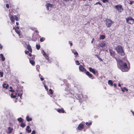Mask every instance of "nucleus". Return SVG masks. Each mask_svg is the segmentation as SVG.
Listing matches in <instances>:
<instances>
[{
    "mask_svg": "<svg viewBox=\"0 0 134 134\" xmlns=\"http://www.w3.org/2000/svg\"><path fill=\"white\" fill-rule=\"evenodd\" d=\"M118 68L123 72L127 71L129 68L127 67V64L121 59H119L117 61Z\"/></svg>",
    "mask_w": 134,
    "mask_h": 134,
    "instance_id": "nucleus-1",
    "label": "nucleus"
},
{
    "mask_svg": "<svg viewBox=\"0 0 134 134\" xmlns=\"http://www.w3.org/2000/svg\"><path fill=\"white\" fill-rule=\"evenodd\" d=\"M70 88L69 87V84H68L66 86V87L65 89V93L66 95H69V97H73V96H74V94H72L70 91Z\"/></svg>",
    "mask_w": 134,
    "mask_h": 134,
    "instance_id": "nucleus-2",
    "label": "nucleus"
},
{
    "mask_svg": "<svg viewBox=\"0 0 134 134\" xmlns=\"http://www.w3.org/2000/svg\"><path fill=\"white\" fill-rule=\"evenodd\" d=\"M115 49L118 53L120 55H125V53L121 46H118Z\"/></svg>",
    "mask_w": 134,
    "mask_h": 134,
    "instance_id": "nucleus-3",
    "label": "nucleus"
},
{
    "mask_svg": "<svg viewBox=\"0 0 134 134\" xmlns=\"http://www.w3.org/2000/svg\"><path fill=\"white\" fill-rule=\"evenodd\" d=\"M126 22L129 24H133L134 23V19L131 16H129L126 19Z\"/></svg>",
    "mask_w": 134,
    "mask_h": 134,
    "instance_id": "nucleus-4",
    "label": "nucleus"
},
{
    "mask_svg": "<svg viewBox=\"0 0 134 134\" xmlns=\"http://www.w3.org/2000/svg\"><path fill=\"white\" fill-rule=\"evenodd\" d=\"M105 21L106 22V25L108 27H110L112 24L114 23V22L108 19H107Z\"/></svg>",
    "mask_w": 134,
    "mask_h": 134,
    "instance_id": "nucleus-5",
    "label": "nucleus"
},
{
    "mask_svg": "<svg viewBox=\"0 0 134 134\" xmlns=\"http://www.w3.org/2000/svg\"><path fill=\"white\" fill-rule=\"evenodd\" d=\"M115 7L119 12H121L123 10V8H122V6L121 5L119 4L115 5Z\"/></svg>",
    "mask_w": 134,
    "mask_h": 134,
    "instance_id": "nucleus-6",
    "label": "nucleus"
},
{
    "mask_svg": "<svg viewBox=\"0 0 134 134\" xmlns=\"http://www.w3.org/2000/svg\"><path fill=\"white\" fill-rule=\"evenodd\" d=\"M42 52L43 54L45 57L46 59L48 61V63H51V61L49 60L48 57V56L47 55L46 53L43 50H42Z\"/></svg>",
    "mask_w": 134,
    "mask_h": 134,
    "instance_id": "nucleus-7",
    "label": "nucleus"
},
{
    "mask_svg": "<svg viewBox=\"0 0 134 134\" xmlns=\"http://www.w3.org/2000/svg\"><path fill=\"white\" fill-rule=\"evenodd\" d=\"M79 68L80 71L82 72H85L86 71V69L81 65L79 66Z\"/></svg>",
    "mask_w": 134,
    "mask_h": 134,
    "instance_id": "nucleus-8",
    "label": "nucleus"
},
{
    "mask_svg": "<svg viewBox=\"0 0 134 134\" xmlns=\"http://www.w3.org/2000/svg\"><path fill=\"white\" fill-rule=\"evenodd\" d=\"M84 128V125L82 124H80L78 125L77 129H78L79 130H81Z\"/></svg>",
    "mask_w": 134,
    "mask_h": 134,
    "instance_id": "nucleus-9",
    "label": "nucleus"
},
{
    "mask_svg": "<svg viewBox=\"0 0 134 134\" xmlns=\"http://www.w3.org/2000/svg\"><path fill=\"white\" fill-rule=\"evenodd\" d=\"M109 51L110 55L113 57H115V52L112 49H109Z\"/></svg>",
    "mask_w": 134,
    "mask_h": 134,
    "instance_id": "nucleus-10",
    "label": "nucleus"
},
{
    "mask_svg": "<svg viewBox=\"0 0 134 134\" xmlns=\"http://www.w3.org/2000/svg\"><path fill=\"white\" fill-rule=\"evenodd\" d=\"M89 70L90 71L92 72L93 74H95L96 73V69H93L92 68L90 67L89 68Z\"/></svg>",
    "mask_w": 134,
    "mask_h": 134,
    "instance_id": "nucleus-11",
    "label": "nucleus"
},
{
    "mask_svg": "<svg viewBox=\"0 0 134 134\" xmlns=\"http://www.w3.org/2000/svg\"><path fill=\"white\" fill-rule=\"evenodd\" d=\"M86 74L90 78H91L93 77L92 75L91 74H90L88 71H86Z\"/></svg>",
    "mask_w": 134,
    "mask_h": 134,
    "instance_id": "nucleus-12",
    "label": "nucleus"
},
{
    "mask_svg": "<svg viewBox=\"0 0 134 134\" xmlns=\"http://www.w3.org/2000/svg\"><path fill=\"white\" fill-rule=\"evenodd\" d=\"M10 19L11 21L14 23L15 20V15H12L11 16H10Z\"/></svg>",
    "mask_w": 134,
    "mask_h": 134,
    "instance_id": "nucleus-13",
    "label": "nucleus"
},
{
    "mask_svg": "<svg viewBox=\"0 0 134 134\" xmlns=\"http://www.w3.org/2000/svg\"><path fill=\"white\" fill-rule=\"evenodd\" d=\"M52 4L49 3H47L46 5L47 8L48 10H49V7H52Z\"/></svg>",
    "mask_w": 134,
    "mask_h": 134,
    "instance_id": "nucleus-14",
    "label": "nucleus"
},
{
    "mask_svg": "<svg viewBox=\"0 0 134 134\" xmlns=\"http://www.w3.org/2000/svg\"><path fill=\"white\" fill-rule=\"evenodd\" d=\"M99 45L100 46L103 48L105 46V44L103 42H102L100 43Z\"/></svg>",
    "mask_w": 134,
    "mask_h": 134,
    "instance_id": "nucleus-15",
    "label": "nucleus"
},
{
    "mask_svg": "<svg viewBox=\"0 0 134 134\" xmlns=\"http://www.w3.org/2000/svg\"><path fill=\"white\" fill-rule=\"evenodd\" d=\"M8 133L10 134L12 133V130H13V129L12 128H11L10 127H8Z\"/></svg>",
    "mask_w": 134,
    "mask_h": 134,
    "instance_id": "nucleus-16",
    "label": "nucleus"
},
{
    "mask_svg": "<svg viewBox=\"0 0 134 134\" xmlns=\"http://www.w3.org/2000/svg\"><path fill=\"white\" fill-rule=\"evenodd\" d=\"M57 111L60 113H64V110L62 108L61 109H58Z\"/></svg>",
    "mask_w": 134,
    "mask_h": 134,
    "instance_id": "nucleus-17",
    "label": "nucleus"
},
{
    "mask_svg": "<svg viewBox=\"0 0 134 134\" xmlns=\"http://www.w3.org/2000/svg\"><path fill=\"white\" fill-rule=\"evenodd\" d=\"M17 120L19 122H23V120L22 119V118H21L20 117L19 118H18L17 119Z\"/></svg>",
    "mask_w": 134,
    "mask_h": 134,
    "instance_id": "nucleus-18",
    "label": "nucleus"
},
{
    "mask_svg": "<svg viewBox=\"0 0 134 134\" xmlns=\"http://www.w3.org/2000/svg\"><path fill=\"white\" fill-rule=\"evenodd\" d=\"M0 56L2 58V61H4L5 60V57H4V55L2 54H0Z\"/></svg>",
    "mask_w": 134,
    "mask_h": 134,
    "instance_id": "nucleus-19",
    "label": "nucleus"
},
{
    "mask_svg": "<svg viewBox=\"0 0 134 134\" xmlns=\"http://www.w3.org/2000/svg\"><path fill=\"white\" fill-rule=\"evenodd\" d=\"M9 86V85L5 83H4L3 85V87L4 88H5L6 89Z\"/></svg>",
    "mask_w": 134,
    "mask_h": 134,
    "instance_id": "nucleus-20",
    "label": "nucleus"
},
{
    "mask_svg": "<svg viewBox=\"0 0 134 134\" xmlns=\"http://www.w3.org/2000/svg\"><path fill=\"white\" fill-rule=\"evenodd\" d=\"M48 94L51 95V94H53V92L52 90L51 89H50L48 91Z\"/></svg>",
    "mask_w": 134,
    "mask_h": 134,
    "instance_id": "nucleus-21",
    "label": "nucleus"
},
{
    "mask_svg": "<svg viewBox=\"0 0 134 134\" xmlns=\"http://www.w3.org/2000/svg\"><path fill=\"white\" fill-rule=\"evenodd\" d=\"M121 90L123 92H124L125 91H128V90L127 88H126L125 87H124L123 88H121Z\"/></svg>",
    "mask_w": 134,
    "mask_h": 134,
    "instance_id": "nucleus-22",
    "label": "nucleus"
},
{
    "mask_svg": "<svg viewBox=\"0 0 134 134\" xmlns=\"http://www.w3.org/2000/svg\"><path fill=\"white\" fill-rule=\"evenodd\" d=\"M26 119H27V121H31L32 120V119L31 118H29V116L27 115L26 117Z\"/></svg>",
    "mask_w": 134,
    "mask_h": 134,
    "instance_id": "nucleus-23",
    "label": "nucleus"
},
{
    "mask_svg": "<svg viewBox=\"0 0 134 134\" xmlns=\"http://www.w3.org/2000/svg\"><path fill=\"white\" fill-rule=\"evenodd\" d=\"M27 49L30 52H32V49L30 46L29 45L27 46Z\"/></svg>",
    "mask_w": 134,
    "mask_h": 134,
    "instance_id": "nucleus-24",
    "label": "nucleus"
},
{
    "mask_svg": "<svg viewBox=\"0 0 134 134\" xmlns=\"http://www.w3.org/2000/svg\"><path fill=\"white\" fill-rule=\"evenodd\" d=\"M16 91L17 93H18V96H20V97L21 98V97L22 96L23 93H21L20 94L19 93H18V90H16Z\"/></svg>",
    "mask_w": 134,
    "mask_h": 134,
    "instance_id": "nucleus-25",
    "label": "nucleus"
},
{
    "mask_svg": "<svg viewBox=\"0 0 134 134\" xmlns=\"http://www.w3.org/2000/svg\"><path fill=\"white\" fill-rule=\"evenodd\" d=\"M17 93H15V95H13V93H12L11 95V97L12 98H15L16 97V96H17Z\"/></svg>",
    "mask_w": 134,
    "mask_h": 134,
    "instance_id": "nucleus-26",
    "label": "nucleus"
},
{
    "mask_svg": "<svg viewBox=\"0 0 134 134\" xmlns=\"http://www.w3.org/2000/svg\"><path fill=\"white\" fill-rule=\"evenodd\" d=\"M105 37V36L104 35H102L100 36L99 38L100 40H103Z\"/></svg>",
    "mask_w": 134,
    "mask_h": 134,
    "instance_id": "nucleus-27",
    "label": "nucleus"
},
{
    "mask_svg": "<svg viewBox=\"0 0 134 134\" xmlns=\"http://www.w3.org/2000/svg\"><path fill=\"white\" fill-rule=\"evenodd\" d=\"M108 83L111 86H113V84L112 81L111 80H109L108 81Z\"/></svg>",
    "mask_w": 134,
    "mask_h": 134,
    "instance_id": "nucleus-28",
    "label": "nucleus"
},
{
    "mask_svg": "<svg viewBox=\"0 0 134 134\" xmlns=\"http://www.w3.org/2000/svg\"><path fill=\"white\" fill-rule=\"evenodd\" d=\"M30 62L32 65H34L35 63V62L33 60H30Z\"/></svg>",
    "mask_w": 134,
    "mask_h": 134,
    "instance_id": "nucleus-29",
    "label": "nucleus"
},
{
    "mask_svg": "<svg viewBox=\"0 0 134 134\" xmlns=\"http://www.w3.org/2000/svg\"><path fill=\"white\" fill-rule=\"evenodd\" d=\"M20 126L21 127H24L25 126V124L23 123V122H22Z\"/></svg>",
    "mask_w": 134,
    "mask_h": 134,
    "instance_id": "nucleus-30",
    "label": "nucleus"
},
{
    "mask_svg": "<svg viewBox=\"0 0 134 134\" xmlns=\"http://www.w3.org/2000/svg\"><path fill=\"white\" fill-rule=\"evenodd\" d=\"M15 31L19 35H20V33L19 32V30L15 29Z\"/></svg>",
    "mask_w": 134,
    "mask_h": 134,
    "instance_id": "nucleus-31",
    "label": "nucleus"
},
{
    "mask_svg": "<svg viewBox=\"0 0 134 134\" xmlns=\"http://www.w3.org/2000/svg\"><path fill=\"white\" fill-rule=\"evenodd\" d=\"M86 124L88 126H89L92 124V123L91 122H89L88 123V122H86Z\"/></svg>",
    "mask_w": 134,
    "mask_h": 134,
    "instance_id": "nucleus-32",
    "label": "nucleus"
},
{
    "mask_svg": "<svg viewBox=\"0 0 134 134\" xmlns=\"http://www.w3.org/2000/svg\"><path fill=\"white\" fill-rule=\"evenodd\" d=\"M36 48L37 49H39L40 48V45H38L37 44H36Z\"/></svg>",
    "mask_w": 134,
    "mask_h": 134,
    "instance_id": "nucleus-33",
    "label": "nucleus"
},
{
    "mask_svg": "<svg viewBox=\"0 0 134 134\" xmlns=\"http://www.w3.org/2000/svg\"><path fill=\"white\" fill-rule=\"evenodd\" d=\"M97 4H99L100 6H102V4L99 2H97L95 5H96Z\"/></svg>",
    "mask_w": 134,
    "mask_h": 134,
    "instance_id": "nucleus-34",
    "label": "nucleus"
},
{
    "mask_svg": "<svg viewBox=\"0 0 134 134\" xmlns=\"http://www.w3.org/2000/svg\"><path fill=\"white\" fill-rule=\"evenodd\" d=\"M103 2L104 3H106V2H108V0H102Z\"/></svg>",
    "mask_w": 134,
    "mask_h": 134,
    "instance_id": "nucleus-35",
    "label": "nucleus"
},
{
    "mask_svg": "<svg viewBox=\"0 0 134 134\" xmlns=\"http://www.w3.org/2000/svg\"><path fill=\"white\" fill-rule=\"evenodd\" d=\"M3 73L2 72H0V75L1 77H3Z\"/></svg>",
    "mask_w": 134,
    "mask_h": 134,
    "instance_id": "nucleus-36",
    "label": "nucleus"
},
{
    "mask_svg": "<svg viewBox=\"0 0 134 134\" xmlns=\"http://www.w3.org/2000/svg\"><path fill=\"white\" fill-rule=\"evenodd\" d=\"M44 38L43 37L41 38L40 40V41L41 42H42L44 40Z\"/></svg>",
    "mask_w": 134,
    "mask_h": 134,
    "instance_id": "nucleus-37",
    "label": "nucleus"
},
{
    "mask_svg": "<svg viewBox=\"0 0 134 134\" xmlns=\"http://www.w3.org/2000/svg\"><path fill=\"white\" fill-rule=\"evenodd\" d=\"M97 57H98V59H99V60H100L101 61H103L102 59L99 57L98 56Z\"/></svg>",
    "mask_w": 134,
    "mask_h": 134,
    "instance_id": "nucleus-38",
    "label": "nucleus"
},
{
    "mask_svg": "<svg viewBox=\"0 0 134 134\" xmlns=\"http://www.w3.org/2000/svg\"><path fill=\"white\" fill-rule=\"evenodd\" d=\"M29 128H30L29 126H27V127L26 129V130L28 131L29 130Z\"/></svg>",
    "mask_w": 134,
    "mask_h": 134,
    "instance_id": "nucleus-39",
    "label": "nucleus"
},
{
    "mask_svg": "<svg viewBox=\"0 0 134 134\" xmlns=\"http://www.w3.org/2000/svg\"><path fill=\"white\" fill-rule=\"evenodd\" d=\"M15 19H16V20L17 21L18 20V18L15 15Z\"/></svg>",
    "mask_w": 134,
    "mask_h": 134,
    "instance_id": "nucleus-40",
    "label": "nucleus"
},
{
    "mask_svg": "<svg viewBox=\"0 0 134 134\" xmlns=\"http://www.w3.org/2000/svg\"><path fill=\"white\" fill-rule=\"evenodd\" d=\"M35 131L34 130H33L31 134H35Z\"/></svg>",
    "mask_w": 134,
    "mask_h": 134,
    "instance_id": "nucleus-41",
    "label": "nucleus"
},
{
    "mask_svg": "<svg viewBox=\"0 0 134 134\" xmlns=\"http://www.w3.org/2000/svg\"><path fill=\"white\" fill-rule=\"evenodd\" d=\"M130 5H132L133 4V3H134V1H130Z\"/></svg>",
    "mask_w": 134,
    "mask_h": 134,
    "instance_id": "nucleus-42",
    "label": "nucleus"
},
{
    "mask_svg": "<svg viewBox=\"0 0 134 134\" xmlns=\"http://www.w3.org/2000/svg\"><path fill=\"white\" fill-rule=\"evenodd\" d=\"M74 54L75 55H76V56H77V55H78V53L77 52H74Z\"/></svg>",
    "mask_w": 134,
    "mask_h": 134,
    "instance_id": "nucleus-43",
    "label": "nucleus"
},
{
    "mask_svg": "<svg viewBox=\"0 0 134 134\" xmlns=\"http://www.w3.org/2000/svg\"><path fill=\"white\" fill-rule=\"evenodd\" d=\"M3 46L1 45V44H0V49H2L3 48Z\"/></svg>",
    "mask_w": 134,
    "mask_h": 134,
    "instance_id": "nucleus-44",
    "label": "nucleus"
},
{
    "mask_svg": "<svg viewBox=\"0 0 134 134\" xmlns=\"http://www.w3.org/2000/svg\"><path fill=\"white\" fill-rule=\"evenodd\" d=\"M29 51H25V53L27 54L29 53Z\"/></svg>",
    "mask_w": 134,
    "mask_h": 134,
    "instance_id": "nucleus-45",
    "label": "nucleus"
},
{
    "mask_svg": "<svg viewBox=\"0 0 134 134\" xmlns=\"http://www.w3.org/2000/svg\"><path fill=\"white\" fill-rule=\"evenodd\" d=\"M44 87L45 88V89H46V90L48 91V88H47V87L46 86L44 85Z\"/></svg>",
    "mask_w": 134,
    "mask_h": 134,
    "instance_id": "nucleus-46",
    "label": "nucleus"
},
{
    "mask_svg": "<svg viewBox=\"0 0 134 134\" xmlns=\"http://www.w3.org/2000/svg\"><path fill=\"white\" fill-rule=\"evenodd\" d=\"M76 63H78L77 64H76L77 65H79L80 64V63H79V61L78 60L76 61Z\"/></svg>",
    "mask_w": 134,
    "mask_h": 134,
    "instance_id": "nucleus-47",
    "label": "nucleus"
},
{
    "mask_svg": "<svg viewBox=\"0 0 134 134\" xmlns=\"http://www.w3.org/2000/svg\"><path fill=\"white\" fill-rule=\"evenodd\" d=\"M6 7L7 8H9V5L8 4H6Z\"/></svg>",
    "mask_w": 134,
    "mask_h": 134,
    "instance_id": "nucleus-48",
    "label": "nucleus"
},
{
    "mask_svg": "<svg viewBox=\"0 0 134 134\" xmlns=\"http://www.w3.org/2000/svg\"><path fill=\"white\" fill-rule=\"evenodd\" d=\"M131 111L132 112V113L133 115L134 116V112L132 111V110H131Z\"/></svg>",
    "mask_w": 134,
    "mask_h": 134,
    "instance_id": "nucleus-49",
    "label": "nucleus"
},
{
    "mask_svg": "<svg viewBox=\"0 0 134 134\" xmlns=\"http://www.w3.org/2000/svg\"><path fill=\"white\" fill-rule=\"evenodd\" d=\"M27 131H28V132L29 133H30V132H31V129H30V130H28Z\"/></svg>",
    "mask_w": 134,
    "mask_h": 134,
    "instance_id": "nucleus-50",
    "label": "nucleus"
},
{
    "mask_svg": "<svg viewBox=\"0 0 134 134\" xmlns=\"http://www.w3.org/2000/svg\"><path fill=\"white\" fill-rule=\"evenodd\" d=\"M94 38H93L92 39V41H91V43H93V41H94Z\"/></svg>",
    "mask_w": 134,
    "mask_h": 134,
    "instance_id": "nucleus-51",
    "label": "nucleus"
},
{
    "mask_svg": "<svg viewBox=\"0 0 134 134\" xmlns=\"http://www.w3.org/2000/svg\"><path fill=\"white\" fill-rule=\"evenodd\" d=\"M113 85L114 87H115L116 86V83H114Z\"/></svg>",
    "mask_w": 134,
    "mask_h": 134,
    "instance_id": "nucleus-52",
    "label": "nucleus"
},
{
    "mask_svg": "<svg viewBox=\"0 0 134 134\" xmlns=\"http://www.w3.org/2000/svg\"><path fill=\"white\" fill-rule=\"evenodd\" d=\"M9 91L10 92H14V90H12V89H11Z\"/></svg>",
    "mask_w": 134,
    "mask_h": 134,
    "instance_id": "nucleus-53",
    "label": "nucleus"
},
{
    "mask_svg": "<svg viewBox=\"0 0 134 134\" xmlns=\"http://www.w3.org/2000/svg\"><path fill=\"white\" fill-rule=\"evenodd\" d=\"M40 79H41V81H43L44 80V79L43 78H40Z\"/></svg>",
    "mask_w": 134,
    "mask_h": 134,
    "instance_id": "nucleus-54",
    "label": "nucleus"
},
{
    "mask_svg": "<svg viewBox=\"0 0 134 134\" xmlns=\"http://www.w3.org/2000/svg\"><path fill=\"white\" fill-rule=\"evenodd\" d=\"M19 27H18V26H17L15 28V29H16L17 30H18L19 29Z\"/></svg>",
    "mask_w": 134,
    "mask_h": 134,
    "instance_id": "nucleus-55",
    "label": "nucleus"
},
{
    "mask_svg": "<svg viewBox=\"0 0 134 134\" xmlns=\"http://www.w3.org/2000/svg\"><path fill=\"white\" fill-rule=\"evenodd\" d=\"M29 55L30 56H31V55H32V54L30 53H29Z\"/></svg>",
    "mask_w": 134,
    "mask_h": 134,
    "instance_id": "nucleus-56",
    "label": "nucleus"
},
{
    "mask_svg": "<svg viewBox=\"0 0 134 134\" xmlns=\"http://www.w3.org/2000/svg\"><path fill=\"white\" fill-rule=\"evenodd\" d=\"M118 86L119 87H120L121 86V84L120 83H119L118 84Z\"/></svg>",
    "mask_w": 134,
    "mask_h": 134,
    "instance_id": "nucleus-57",
    "label": "nucleus"
},
{
    "mask_svg": "<svg viewBox=\"0 0 134 134\" xmlns=\"http://www.w3.org/2000/svg\"><path fill=\"white\" fill-rule=\"evenodd\" d=\"M10 88L11 89H13V88L12 86L10 87Z\"/></svg>",
    "mask_w": 134,
    "mask_h": 134,
    "instance_id": "nucleus-58",
    "label": "nucleus"
},
{
    "mask_svg": "<svg viewBox=\"0 0 134 134\" xmlns=\"http://www.w3.org/2000/svg\"><path fill=\"white\" fill-rule=\"evenodd\" d=\"M70 44L71 46H72V44L71 43H70Z\"/></svg>",
    "mask_w": 134,
    "mask_h": 134,
    "instance_id": "nucleus-59",
    "label": "nucleus"
},
{
    "mask_svg": "<svg viewBox=\"0 0 134 134\" xmlns=\"http://www.w3.org/2000/svg\"><path fill=\"white\" fill-rule=\"evenodd\" d=\"M69 0H64V1H65V2H67Z\"/></svg>",
    "mask_w": 134,
    "mask_h": 134,
    "instance_id": "nucleus-60",
    "label": "nucleus"
},
{
    "mask_svg": "<svg viewBox=\"0 0 134 134\" xmlns=\"http://www.w3.org/2000/svg\"><path fill=\"white\" fill-rule=\"evenodd\" d=\"M16 24L17 25H18V22H16Z\"/></svg>",
    "mask_w": 134,
    "mask_h": 134,
    "instance_id": "nucleus-61",
    "label": "nucleus"
},
{
    "mask_svg": "<svg viewBox=\"0 0 134 134\" xmlns=\"http://www.w3.org/2000/svg\"><path fill=\"white\" fill-rule=\"evenodd\" d=\"M35 32H36V33H37L38 32L37 30H35Z\"/></svg>",
    "mask_w": 134,
    "mask_h": 134,
    "instance_id": "nucleus-62",
    "label": "nucleus"
},
{
    "mask_svg": "<svg viewBox=\"0 0 134 134\" xmlns=\"http://www.w3.org/2000/svg\"><path fill=\"white\" fill-rule=\"evenodd\" d=\"M89 1H91L92 0H88Z\"/></svg>",
    "mask_w": 134,
    "mask_h": 134,
    "instance_id": "nucleus-63",
    "label": "nucleus"
},
{
    "mask_svg": "<svg viewBox=\"0 0 134 134\" xmlns=\"http://www.w3.org/2000/svg\"><path fill=\"white\" fill-rule=\"evenodd\" d=\"M85 6H86V5H87L86 4H85Z\"/></svg>",
    "mask_w": 134,
    "mask_h": 134,
    "instance_id": "nucleus-64",
    "label": "nucleus"
}]
</instances>
